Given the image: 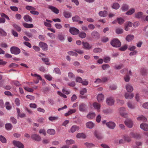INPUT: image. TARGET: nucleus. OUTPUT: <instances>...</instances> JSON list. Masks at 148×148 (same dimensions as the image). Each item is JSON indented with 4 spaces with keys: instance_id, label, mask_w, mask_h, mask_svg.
I'll return each instance as SVG.
<instances>
[{
    "instance_id": "de8ad7c7",
    "label": "nucleus",
    "mask_w": 148,
    "mask_h": 148,
    "mask_svg": "<svg viewBox=\"0 0 148 148\" xmlns=\"http://www.w3.org/2000/svg\"><path fill=\"white\" fill-rule=\"evenodd\" d=\"M47 132L50 135H54L55 133V131L53 129H50L47 130Z\"/></svg>"
},
{
    "instance_id": "13d9d810",
    "label": "nucleus",
    "mask_w": 148,
    "mask_h": 148,
    "mask_svg": "<svg viewBox=\"0 0 148 148\" xmlns=\"http://www.w3.org/2000/svg\"><path fill=\"white\" fill-rule=\"evenodd\" d=\"M66 143L67 144L70 145L74 144L75 143V141L72 139L69 140H67L66 141Z\"/></svg>"
},
{
    "instance_id": "8fccbe9b",
    "label": "nucleus",
    "mask_w": 148,
    "mask_h": 148,
    "mask_svg": "<svg viewBox=\"0 0 148 148\" xmlns=\"http://www.w3.org/2000/svg\"><path fill=\"white\" fill-rule=\"evenodd\" d=\"M86 36V33L83 32H81L79 34V36L82 38H85Z\"/></svg>"
},
{
    "instance_id": "a18cd8bd",
    "label": "nucleus",
    "mask_w": 148,
    "mask_h": 148,
    "mask_svg": "<svg viewBox=\"0 0 148 148\" xmlns=\"http://www.w3.org/2000/svg\"><path fill=\"white\" fill-rule=\"evenodd\" d=\"M0 35L3 36H5L7 35L6 33L1 28H0Z\"/></svg>"
},
{
    "instance_id": "603ef678",
    "label": "nucleus",
    "mask_w": 148,
    "mask_h": 148,
    "mask_svg": "<svg viewBox=\"0 0 148 148\" xmlns=\"http://www.w3.org/2000/svg\"><path fill=\"white\" fill-rule=\"evenodd\" d=\"M104 61L106 63H108L110 60V58L109 57H105L103 58V59Z\"/></svg>"
},
{
    "instance_id": "f257e3e1",
    "label": "nucleus",
    "mask_w": 148,
    "mask_h": 148,
    "mask_svg": "<svg viewBox=\"0 0 148 148\" xmlns=\"http://www.w3.org/2000/svg\"><path fill=\"white\" fill-rule=\"evenodd\" d=\"M111 45L113 47H118L121 45L120 41L116 38H114L110 42Z\"/></svg>"
},
{
    "instance_id": "864d4df0",
    "label": "nucleus",
    "mask_w": 148,
    "mask_h": 148,
    "mask_svg": "<svg viewBox=\"0 0 148 148\" xmlns=\"http://www.w3.org/2000/svg\"><path fill=\"white\" fill-rule=\"evenodd\" d=\"M58 38L59 40L62 41H64L65 39L64 36L62 34L58 35Z\"/></svg>"
},
{
    "instance_id": "e2e57ef3",
    "label": "nucleus",
    "mask_w": 148,
    "mask_h": 148,
    "mask_svg": "<svg viewBox=\"0 0 148 148\" xmlns=\"http://www.w3.org/2000/svg\"><path fill=\"white\" fill-rule=\"evenodd\" d=\"M68 76L70 79L75 78V76L74 74L71 72H69L68 74Z\"/></svg>"
},
{
    "instance_id": "052dcab7",
    "label": "nucleus",
    "mask_w": 148,
    "mask_h": 148,
    "mask_svg": "<svg viewBox=\"0 0 148 148\" xmlns=\"http://www.w3.org/2000/svg\"><path fill=\"white\" fill-rule=\"evenodd\" d=\"M93 51L95 53H100L102 51V49L99 48H96L94 49Z\"/></svg>"
},
{
    "instance_id": "72a5a7b5",
    "label": "nucleus",
    "mask_w": 148,
    "mask_h": 148,
    "mask_svg": "<svg viewBox=\"0 0 148 148\" xmlns=\"http://www.w3.org/2000/svg\"><path fill=\"white\" fill-rule=\"evenodd\" d=\"M23 25L26 28H31L34 27V25L32 24H28L26 23H24L23 24Z\"/></svg>"
},
{
    "instance_id": "37998d69",
    "label": "nucleus",
    "mask_w": 148,
    "mask_h": 148,
    "mask_svg": "<svg viewBox=\"0 0 148 148\" xmlns=\"http://www.w3.org/2000/svg\"><path fill=\"white\" fill-rule=\"evenodd\" d=\"M117 21L119 24H123L124 22V20L121 18H117Z\"/></svg>"
},
{
    "instance_id": "a211bd4d",
    "label": "nucleus",
    "mask_w": 148,
    "mask_h": 148,
    "mask_svg": "<svg viewBox=\"0 0 148 148\" xmlns=\"http://www.w3.org/2000/svg\"><path fill=\"white\" fill-rule=\"evenodd\" d=\"M86 125L87 128L91 129L94 127L95 124L92 121H89L86 123Z\"/></svg>"
},
{
    "instance_id": "2eb2a0df",
    "label": "nucleus",
    "mask_w": 148,
    "mask_h": 148,
    "mask_svg": "<svg viewBox=\"0 0 148 148\" xmlns=\"http://www.w3.org/2000/svg\"><path fill=\"white\" fill-rule=\"evenodd\" d=\"M135 17L137 18H141L142 19H143L144 18L143 16V13L141 12H139L137 13H135Z\"/></svg>"
},
{
    "instance_id": "9d476101",
    "label": "nucleus",
    "mask_w": 148,
    "mask_h": 148,
    "mask_svg": "<svg viewBox=\"0 0 148 148\" xmlns=\"http://www.w3.org/2000/svg\"><path fill=\"white\" fill-rule=\"evenodd\" d=\"M31 138L37 141H39L41 140V138L38 135L34 134L31 136Z\"/></svg>"
},
{
    "instance_id": "c9c22d12",
    "label": "nucleus",
    "mask_w": 148,
    "mask_h": 148,
    "mask_svg": "<svg viewBox=\"0 0 148 148\" xmlns=\"http://www.w3.org/2000/svg\"><path fill=\"white\" fill-rule=\"evenodd\" d=\"M129 6L126 4H124L123 5L121 9L123 11H127L129 9Z\"/></svg>"
},
{
    "instance_id": "58836bf2",
    "label": "nucleus",
    "mask_w": 148,
    "mask_h": 148,
    "mask_svg": "<svg viewBox=\"0 0 148 148\" xmlns=\"http://www.w3.org/2000/svg\"><path fill=\"white\" fill-rule=\"evenodd\" d=\"M127 106L130 109H133L135 108V107L134 105L132 104L130 102H129L127 103Z\"/></svg>"
},
{
    "instance_id": "ea45409f",
    "label": "nucleus",
    "mask_w": 148,
    "mask_h": 148,
    "mask_svg": "<svg viewBox=\"0 0 148 148\" xmlns=\"http://www.w3.org/2000/svg\"><path fill=\"white\" fill-rule=\"evenodd\" d=\"M5 127L6 130H10L12 129V125L11 124L8 123L5 124Z\"/></svg>"
},
{
    "instance_id": "680f3d73",
    "label": "nucleus",
    "mask_w": 148,
    "mask_h": 148,
    "mask_svg": "<svg viewBox=\"0 0 148 148\" xmlns=\"http://www.w3.org/2000/svg\"><path fill=\"white\" fill-rule=\"evenodd\" d=\"M67 53L68 54L70 55L75 56H77V54L76 53L73 51H68Z\"/></svg>"
},
{
    "instance_id": "9b49d317",
    "label": "nucleus",
    "mask_w": 148,
    "mask_h": 148,
    "mask_svg": "<svg viewBox=\"0 0 148 148\" xmlns=\"http://www.w3.org/2000/svg\"><path fill=\"white\" fill-rule=\"evenodd\" d=\"M13 143L14 145L18 148H24L23 145L19 141L14 140L13 141Z\"/></svg>"
},
{
    "instance_id": "1a4fd4ad",
    "label": "nucleus",
    "mask_w": 148,
    "mask_h": 148,
    "mask_svg": "<svg viewBox=\"0 0 148 148\" xmlns=\"http://www.w3.org/2000/svg\"><path fill=\"white\" fill-rule=\"evenodd\" d=\"M107 126L110 129H114L116 126L115 123L113 122L110 121L106 123Z\"/></svg>"
},
{
    "instance_id": "c85d7f7f",
    "label": "nucleus",
    "mask_w": 148,
    "mask_h": 148,
    "mask_svg": "<svg viewBox=\"0 0 148 148\" xmlns=\"http://www.w3.org/2000/svg\"><path fill=\"white\" fill-rule=\"evenodd\" d=\"M76 137L79 138H82L84 139L86 138V136L84 133H78L76 135Z\"/></svg>"
},
{
    "instance_id": "2f4dec72",
    "label": "nucleus",
    "mask_w": 148,
    "mask_h": 148,
    "mask_svg": "<svg viewBox=\"0 0 148 148\" xmlns=\"http://www.w3.org/2000/svg\"><path fill=\"white\" fill-rule=\"evenodd\" d=\"M94 135L98 139H101L102 136L101 134L99 133L97 131H95L94 132Z\"/></svg>"
},
{
    "instance_id": "f704fd0d",
    "label": "nucleus",
    "mask_w": 148,
    "mask_h": 148,
    "mask_svg": "<svg viewBox=\"0 0 148 148\" xmlns=\"http://www.w3.org/2000/svg\"><path fill=\"white\" fill-rule=\"evenodd\" d=\"M135 9L134 8H132L127 12L126 14L128 15H131L133 14L135 12Z\"/></svg>"
},
{
    "instance_id": "aec40b11",
    "label": "nucleus",
    "mask_w": 148,
    "mask_h": 148,
    "mask_svg": "<svg viewBox=\"0 0 148 148\" xmlns=\"http://www.w3.org/2000/svg\"><path fill=\"white\" fill-rule=\"evenodd\" d=\"M99 15L101 17H106L108 15V12L105 10L100 11L99 13Z\"/></svg>"
},
{
    "instance_id": "f03ea898",
    "label": "nucleus",
    "mask_w": 148,
    "mask_h": 148,
    "mask_svg": "<svg viewBox=\"0 0 148 148\" xmlns=\"http://www.w3.org/2000/svg\"><path fill=\"white\" fill-rule=\"evenodd\" d=\"M10 51L12 54L18 55L20 53L21 51L18 47H12L10 48Z\"/></svg>"
},
{
    "instance_id": "7c9ffc66",
    "label": "nucleus",
    "mask_w": 148,
    "mask_h": 148,
    "mask_svg": "<svg viewBox=\"0 0 148 148\" xmlns=\"http://www.w3.org/2000/svg\"><path fill=\"white\" fill-rule=\"evenodd\" d=\"M119 111L121 115L123 116H124L126 114L124 113L123 112L125 111V108L123 107H122L119 109Z\"/></svg>"
},
{
    "instance_id": "c03bdc74",
    "label": "nucleus",
    "mask_w": 148,
    "mask_h": 148,
    "mask_svg": "<svg viewBox=\"0 0 148 148\" xmlns=\"http://www.w3.org/2000/svg\"><path fill=\"white\" fill-rule=\"evenodd\" d=\"M56 74H58L60 75L61 74V72L60 71V69L58 68H55L53 71Z\"/></svg>"
},
{
    "instance_id": "c756f323",
    "label": "nucleus",
    "mask_w": 148,
    "mask_h": 148,
    "mask_svg": "<svg viewBox=\"0 0 148 148\" xmlns=\"http://www.w3.org/2000/svg\"><path fill=\"white\" fill-rule=\"evenodd\" d=\"M137 120L142 121L145 122L147 120V118L143 115H141L137 118Z\"/></svg>"
},
{
    "instance_id": "69168bd1",
    "label": "nucleus",
    "mask_w": 148,
    "mask_h": 148,
    "mask_svg": "<svg viewBox=\"0 0 148 148\" xmlns=\"http://www.w3.org/2000/svg\"><path fill=\"white\" fill-rule=\"evenodd\" d=\"M55 27L58 29H60L62 27V25L60 24L56 23L54 25Z\"/></svg>"
},
{
    "instance_id": "3c124183",
    "label": "nucleus",
    "mask_w": 148,
    "mask_h": 148,
    "mask_svg": "<svg viewBox=\"0 0 148 148\" xmlns=\"http://www.w3.org/2000/svg\"><path fill=\"white\" fill-rule=\"evenodd\" d=\"M6 109L8 110H10L12 108L11 106L10 105V103L8 102H6L5 103Z\"/></svg>"
},
{
    "instance_id": "bf43d9fd",
    "label": "nucleus",
    "mask_w": 148,
    "mask_h": 148,
    "mask_svg": "<svg viewBox=\"0 0 148 148\" xmlns=\"http://www.w3.org/2000/svg\"><path fill=\"white\" fill-rule=\"evenodd\" d=\"M110 67V66L108 64H103L102 66V68L103 70H106Z\"/></svg>"
},
{
    "instance_id": "393cba45",
    "label": "nucleus",
    "mask_w": 148,
    "mask_h": 148,
    "mask_svg": "<svg viewBox=\"0 0 148 148\" xmlns=\"http://www.w3.org/2000/svg\"><path fill=\"white\" fill-rule=\"evenodd\" d=\"M134 95L133 93H126L125 96V98L127 99H131L134 97Z\"/></svg>"
},
{
    "instance_id": "20e7f679",
    "label": "nucleus",
    "mask_w": 148,
    "mask_h": 148,
    "mask_svg": "<svg viewBox=\"0 0 148 148\" xmlns=\"http://www.w3.org/2000/svg\"><path fill=\"white\" fill-rule=\"evenodd\" d=\"M107 104L109 106H112L114 104V100L112 97H109L106 99Z\"/></svg>"
},
{
    "instance_id": "4be33fe9",
    "label": "nucleus",
    "mask_w": 148,
    "mask_h": 148,
    "mask_svg": "<svg viewBox=\"0 0 148 148\" xmlns=\"http://www.w3.org/2000/svg\"><path fill=\"white\" fill-rule=\"evenodd\" d=\"M130 136L137 139L140 138V136L139 134H135L133 132H131L130 134Z\"/></svg>"
},
{
    "instance_id": "338daca9",
    "label": "nucleus",
    "mask_w": 148,
    "mask_h": 148,
    "mask_svg": "<svg viewBox=\"0 0 148 148\" xmlns=\"http://www.w3.org/2000/svg\"><path fill=\"white\" fill-rule=\"evenodd\" d=\"M87 92V90L85 88H84L81 90L80 92V93L81 95H83L84 94L86 93Z\"/></svg>"
},
{
    "instance_id": "6e6d98bb",
    "label": "nucleus",
    "mask_w": 148,
    "mask_h": 148,
    "mask_svg": "<svg viewBox=\"0 0 148 148\" xmlns=\"http://www.w3.org/2000/svg\"><path fill=\"white\" fill-rule=\"evenodd\" d=\"M26 9L28 10H36V9L32 6H29V5H27L26 6Z\"/></svg>"
},
{
    "instance_id": "423d86ee",
    "label": "nucleus",
    "mask_w": 148,
    "mask_h": 148,
    "mask_svg": "<svg viewBox=\"0 0 148 148\" xmlns=\"http://www.w3.org/2000/svg\"><path fill=\"white\" fill-rule=\"evenodd\" d=\"M39 46L44 51L47 50L48 48L47 44L46 43L42 42H40L39 43Z\"/></svg>"
},
{
    "instance_id": "6e6552de",
    "label": "nucleus",
    "mask_w": 148,
    "mask_h": 148,
    "mask_svg": "<svg viewBox=\"0 0 148 148\" xmlns=\"http://www.w3.org/2000/svg\"><path fill=\"white\" fill-rule=\"evenodd\" d=\"M92 37L95 39H99L100 37L99 34L96 31H93L91 33Z\"/></svg>"
},
{
    "instance_id": "09e8293b",
    "label": "nucleus",
    "mask_w": 148,
    "mask_h": 148,
    "mask_svg": "<svg viewBox=\"0 0 148 148\" xmlns=\"http://www.w3.org/2000/svg\"><path fill=\"white\" fill-rule=\"evenodd\" d=\"M123 29L120 28H117L116 30V33L118 34H122L123 33Z\"/></svg>"
},
{
    "instance_id": "412c9836",
    "label": "nucleus",
    "mask_w": 148,
    "mask_h": 148,
    "mask_svg": "<svg viewBox=\"0 0 148 148\" xmlns=\"http://www.w3.org/2000/svg\"><path fill=\"white\" fill-rule=\"evenodd\" d=\"M141 129L145 131H147L148 130V125L146 123H143L140 126Z\"/></svg>"
},
{
    "instance_id": "5701e85b",
    "label": "nucleus",
    "mask_w": 148,
    "mask_h": 148,
    "mask_svg": "<svg viewBox=\"0 0 148 148\" xmlns=\"http://www.w3.org/2000/svg\"><path fill=\"white\" fill-rule=\"evenodd\" d=\"M134 38V36L132 34L127 35L125 39L127 41L130 42Z\"/></svg>"
},
{
    "instance_id": "5fc2aeb1",
    "label": "nucleus",
    "mask_w": 148,
    "mask_h": 148,
    "mask_svg": "<svg viewBox=\"0 0 148 148\" xmlns=\"http://www.w3.org/2000/svg\"><path fill=\"white\" fill-rule=\"evenodd\" d=\"M103 112L106 114H110L112 113V110L110 109H106L103 110Z\"/></svg>"
},
{
    "instance_id": "49530a36",
    "label": "nucleus",
    "mask_w": 148,
    "mask_h": 148,
    "mask_svg": "<svg viewBox=\"0 0 148 148\" xmlns=\"http://www.w3.org/2000/svg\"><path fill=\"white\" fill-rule=\"evenodd\" d=\"M84 145L88 148H90L94 146L95 145L92 143H85Z\"/></svg>"
},
{
    "instance_id": "dca6fc26",
    "label": "nucleus",
    "mask_w": 148,
    "mask_h": 148,
    "mask_svg": "<svg viewBox=\"0 0 148 148\" xmlns=\"http://www.w3.org/2000/svg\"><path fill=\"white\" fill-rule=\"evenodd\" d=\"M48 8L56 14H58L59 13V10L54 6L49 5Z\"/></svg>"
},
{
    "instance_id": "4c0bfd02",
    "label": "nucleus",
    "mask_w": 148,
    "mask_h": 148,
    "mask_svg": "<svg viewBox=\"0 0 148 148\" xmlns=\"http://www.w3.org/2000/svg\"><path fill=\"white\" fill-rule=\"evenodd\" d=\"M12 26L16 29L17 31L20 32L21 31V28L19 25L16 24H13Z\"/></svg>"
},
{
    "instance_id": "7ed1b4c3",
    "label": "nucleus",
    "mask_w": 148,
    "mask_h": 148,
    "mask_svg": "<svg viewBox=\"0 0 148 148\" xmlns=\"http://www.w3.org/2000/svg\"><path fill=\"white\" fill-rule=\"evenodd\" d=\"M70 32L73 35H76L79 32V30L77 29L74 27H71L69 29Z\"/></svg>"
},
{
    "instance_id": "473e14b6",
    "label": "nucleus",
    "mask_w": 148,
    "mask_h": 148,
    "mask_svg": "<svg viewBox=\"0 0 148 148\" xmlns=\"http://www.w3.org/2000/svg\"><path fill=\"white\" fill-rule=\"evenodd\" d=\"M63 14L64 16L66 18H69L71 16V13L68 11H64Z\"/></svg>"
},
{
    "instance_id": "bb28decb",
    "label": "nucleus",
    "mask_w": 148,
    "mask_h": 148,
    "mask_svg": "<svg viewBox=\"0 0 148 148\" xmlns=\"http://www.w3.org/2000/svg\"><path fill=\"white\" fill-rule=\"evenodd\" d=\"M93 106L95 109L97 110L98 111L99 110L101 107L100 104L97 102L94 103H93Z\"/></svg>"
},
{
    "instance_id": "a19ab883",
    "label": "nucleus",
    "mask_w": 148,
    "mask_h": 148,
    "mask_svg": "<svg viewBox=\"0 0 148 148\" xmlns=\"http://www.w3.org/2000/svg\"><path fill=\"white\" fill-rule=\"evenodd\" d=\"M42 60L45 62L46 64L48 65L50 64V63L49 62V60L48 58H42Z\"/></svg>"
},
{
    "instance_id": "0e129e2a",
    "label": "nucleus",
    "mask_w": 148,
    "mask_h": 148,
    "mask_svg": "<svg viewBox=\"0 0 148 148\" xmlns=\"http://www.w3.org/2000/svg\"><path fill=\"white\" fill-rule=\"evenodd\" d=\"M127 48V45H125L119 48V49L120 50L123 51H125Z\"/></svg>"
},
{
    "instance_id": "4468645a",
    "label": "nucleus",
    "mask_w": 148,
    "mask_h": 148,
    "mask_svg": "<svg viewBox=\"0 0 148 148\" xmlns=\"http://www.w3.org/2000/svg\"><path fill=\"white\" fill-rule=\"evenodd\" d=\"M79 127L78 126L76 125H73L71 127L70 129V131L71 133H73L76 130H79Z\"/></svg>"
},
{
    "instance_id": "6ab92c4d",
    "label": "nucleus",
    "mask_w": 148,
    "mask_h": 148,
    "mask_svg": "<svg viewBox=\"0 0 148 148\" xmlns=\"http://www.w3.org/2000/svg\"><path fill=\"white\" fill-rule=\"evenodd\" d=\"M23 19L24 21L27 22H32V18L28 15H25L23 17Z\"/></svg>"
},
{
    "instance_id": "39448f33",
    "label": "nucleus",
    "mask_w": 148,
    "mask_h": 148,
    "mask_svg": "<svg viewBox=\"0 0 148 148\" xmlns=\"http://www.w3.org/2000/svg\"><path fill=\"white\" fill-rule=\"evenodd\" d=\"M83 48L86 50H89L92 48V46L86 42H82Z\"/></svg>"
},
{
    "instance_id": "b1692460",
    "label": "nucleus",
    "mask_w": 148,
    "mask_h": 148,
    "mask_svg": "<svg viewBox=\"0 0 148 148\" xmlns=\"http://www.w3.org/2000/svg\"><path fill=\"white\" fill-rule=\"evenodd\" d=\"M104 96L102 94H99L97 96V99L99 102H102L104 99Z\"/></svg>"
},
{
    "instance_id": "cd10ccee",
    "label": "nucleus",
    "mask_w": 148,
    "mask_h": 148,
    "mask_svg": "<svg viewBox=\"0 0 148 148\" xmlns=\"http://www.w3.org/2000/svg\"><path fill=\"white\" fill-rule=\"evenodd\" d=\"M126 88L127 92H131L133 90V88L132 86L129 84L126 85Z\"/></svg>"
},
{
    "instance_id": "a878e982",
    "label": "nucleus",
    "mask_w": 148,
    "mask_h": 148,
    "mask_svg": "<svg viewBox=\"0 0 148 148\" xmlns=\"http://www.w3.org/2000/svg\"><path fill=\"white\" fill-rule=\"evenodd\" d=\"M95 116V114L94 112H90L87 116V117L90 119H91L94 118Z\"/></svg>"
},
{
    "instance_id": "ddd939ff",
    "label": "nucleus",
    "mask_w": 148,
    "mask_h": 148,
    "mask_svg": "<svg viewBox=\"0 0 148 148\" xmlns=\"http://www.w3.org/2000/svg\"><path fill=\"white\" fill-rule=\"evenodd\" d=\"M86 109V106L84 104L82 103L79 105V110L82 112L85 111Z\"/></svg>"
},
{
    "instance_id": "f8f14e48",
    "label": "nucleus",
    "mask_w": 148,
    "mask_h": 148,
    "mask_svg": "<svg viewBox=\"0 0 148 148\" xmlns=\"http://www.w3.org/2000/svg\"><path fill=\"white\" fill-rule=\"evenodd\" d=\"M13 143L14 145L18 148H24L23 145L19 141L14 140L13 141Z\"/></svg>"
},
{
    "instance_id": "f3484780",
    "label": "nucleus",
    "mask_w": 148,
    "mask_h": 148,
    "mask_svg": "<svg viewBox=\"0 0 148 148\" xmlns=\"http://www.w3.org/2000/svg\"><path fill=\"white\" fill-rule=\"evenodd\" d=\"M52 21L48 19H46L45 21L44 22L45 26L46 27H51V25L50 23H51Z\"/></svg>"
},
{
    "instance_id": "4d7b16f0",
    "label": "nucleus",
    "mask_w": 148,
    "mask_h": 148,
    "mask_svg": "<svg viewBox=\"0 0 148 148\" xmlns=\"http://www.w3.org/2000/svg\"><path fill=\"white\" fill-rule=\"evenodd\" d=\"M0 140L3 143H6V139L5 137L2 135L0 136Z\"/></svg>"
},
{
    "instance_id": "e433bc0d",
    "label": "nucleus",
    "mask_w": 148,
    "mask_h": 148,
    "mask_svg": "<svg viewBox=\"0 0 148 148\" xmlns=\"http://www.w3.org/2000/svg\"><path fill=\"white\" fill-rule=\"evenodd\" d=\"M80 19V17L77 15H75L72 18V19L73 22H78Z\"/></svg>"
},
{
    "instance_id": "79ce46f5",
    "label": "nucleus",
    "mask_w": 148,
    "mask_h": 148,
    "mask_svg": "<svg viewBox=\"0 0 148 148\" xmlns=\"http://www.w3.org/2000/svg\"><path fill=\"white\" fill-rule=\"evenodd\" d=\"M119 4L117 3H115L113 4L112 7L114 9L117 10L119 8Z\"/></svg>"
},
{
    "instance_id": "0eeeda50",
    "label": "nucleus",
    "mask_w": 148,
    "mask_h": 148,
    "mask_svg": "<svg viewBox=\"0 0 148 148\" xmlns=\"http://www.w3.org/2000/svg\"><path fill=\"white\" fill-rule=\"evenodd\" d=\"M125 125L130 128H132L133 126V123L130 119H127L125 121Z\"/></svg>"
},
{
    "instance_id": "774afa93",
    "label": "nucleus",
    "mask_w": 148,
    "mask_h": 148,
    "mask_svg": "<svg viewBox=\"0 0 148 148\" xmlns=\"http://www.w3.org/2000/svg\"><path fill=\"white\" fill-rule=\"evenodd\" d=\"M29 106L32 108H36L37 107V105L35 103H31L29 104Z\"/></svg>"
}]
</instances>
